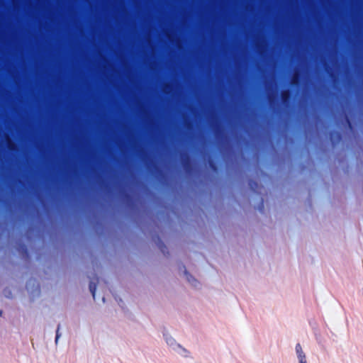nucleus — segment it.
I'll use <instances>...</instances> for the list:
<instances>
[{"label": "nucleus", "instance_id": "obj_1", "mask_svg": "<svg viewBox=\"0 0 363 363\" xmlns=\"http://www.w3.org/2000/svg\"><path fill=\"white\" fill-rule=\"evenodd\" d=\"M297 363H323L320 358L316 355H308L300 344L295 347Z\"/></svg>", "mask_w": 363, "mask_h": 363}, {"label": "nucleus", "instance_id": "obj_2", "mask_svg": "<svg viewBox=\"0 0 363 363\" xmlns=\"http://www.w3.org/2000/svg\"><path fill=\"white\" fill-rule=\"evenodd\" d=\"M162 336L166 345L172 350L174 349L178 344H179V342L177 340L174 335L168 330L164 331Z\"/></svg>", "mask_w": 363, "mask_h": 363}, {"label": "nucleus", "instance_id": "obj_3", "mask_svg": "<svg viewBox=\"0 0 363 363\" xmlns=\"http://www.w3.org/2000/svg\"><path fill=\"white\" fill-rule=\"evenodd\" d=\"M172 351L178 356L182 357H188L190 356V352L180 343L178 344Z\"/></svg>", "mask_w": 363, "mask_h": 363}]
</instances>
